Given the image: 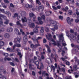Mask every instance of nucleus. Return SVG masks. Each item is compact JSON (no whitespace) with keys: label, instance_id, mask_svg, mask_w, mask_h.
Here are the masks:
<instances>
[{"label":"nucleus","instance_id":"1","mask_svg":"<svg viewBox=\"0 0 79 79\" xmlns=\"http://www.w3.org/2000/svg\"><path fill=\"white\" fill-rule=\"evenodd\" d=\"M49 35V37H48V36L47 35H46V38L47 39H48L49 40H51V41L52 42H53V43H52V44H53L54 45H57L58 47H60L61 46V44H59L58 42L56 43L55 42V40L53 39H52V35L51 34H48Z\"/></svg>","mask_w":79,"mask_h":79},{"label":"nucleus","instance_id":"2","mask_svg":"<svg viewBox=\"0 0 79 79\" xmlns=\"http://www.w3.org/2000/svg\"><path fill=\"white\" fill-rule=\"evenodd\" d=\"M39 61H36L34 63V64H35L36 66H37V69H39L41 71V70H42V69H44V65L43 64V63H41L40 64V66L39 65Z\"/></svg>","mask_w":79,"mask_h":79},{"label":"nucleus","instance_id":"3","mask_svg":"<svg viewBox=\"0 0 79 79\" xmlns=\"http://www.w3.org/2000/svg\"><path fill=\"white\" fill-rule=\"evenodd\" d=\"M42 76L44 77L47 76L46 79H53V78L52 77L49 78V74L47 73L46 71H44L42 73Z\"/></svg>","mask_w":79,"mask_h":79},{"label":"nucleus","instance_id":"4","mask_svg":"<svg viewBox=\"0 0 79 79\" xmlns=\"http://www.w3.org/2000/svg\"><path fill=\"white\" fill-rule=\"evenodd\" d=\"M31 39L32 40H33L34 42V43H35L36 42V43H39V40H40L41 39H42V37L40 36L38 37L37 39L32 38Z\"/></svg>","mask_w":79,"mask_h":79},{"label":"nucleus","instance_id":"5","mask_svg":"<svg viewBox=\"0 0 79 79\" xmlns=\"http://www.w3.org/2000/svg\"><path fill=\"white\" fill-rule=\"evenodd\" d=\"M30 17L31 18H33V21H35V19L36 18V17L35 15H34L33 13H31L29 14Z\"/></svg>","mask_w":79,"mask_h":79},{"label":"nucleus","instance_id":"6","mask_svg":"<svg viewBox=\"0 0 79 79\" xmlns=\"http://www.w3.org/2000/svg\"><path fill=\"white\" fill-rule=\"evenodd\" d=\"M21 39L18 37L15 38L14 40V43H16L17 44H19L20 43V40Z\"/></svg>","mask_w":79,"mask_h":79},{"label":"nucleus","instance_id":"7","mask_svg":"<svg viewBox=\"0 0 79 79\" xmlns=\"http://www.w3.org/2000/svg\"><path fill=\"white\" fill-rule=\"evenodd\" d=\"M57 35L58 37H59V40H62V42H63L64 41V37H63V34H58Z\"/></svg>","mask_w":79,"mask_h":79},{"label":"nucleus","instance_id":"8","mask_svg":"<svg viewBox=\"0 0 79 79\" xmlns=\"http://www.w3.org/2000/svg\"><path fill=\"white\" fill-rule=\"evenodd\" d=\"M45 46L47 48V53L48 54H50L51 53V49H50V47L48 45H46Z\"/></svg>","mask_w":79,"mask_h":79},{"label":"nucleus","instance_id":"9","mask_svg":"<svg viewBox=\"0 0 79 79\" xmlns=\"http://www.w3.org/2000/svg\"><path fill=\"white\" fill-rule=\"evenodd\" d=\"M23 40L24 42H27V35L26 34L23 37Z\"/></svg>","mask_w":79,"mask_h":79},{"label":"nucleus","instance_id":"10","mask_svg":"<svg viewBox=\"0 0 79 79\" xmlns=\"http://www.w3.org/2000/svg\"><path fill=\"white\" fill-rule=\"evenodd\" d=\"M14 31H15V34H17V35H21V33L19 32V30L18 29L15 28V29Z\"/></svg>","mask_w":79,"mask_h":79},{"label":"nucleus","instance_id":"11","mask_svg":"<svg viewBox=\"0 0 79 79\" xmlns=\"http://www.w3.org/2000/svg\"><path fill=\"white\" fill-rule=\"evenodd\" d=\"M51 23L52 24V26H56L57 22L55 21H52L51 22Z\"/></svg>","mask_w":79,"mask_h":79},{"label":"nucleus","instance_id":"12","mask_svg":"<svg viewBox=\"0 0 79 79\" xmlns=\"http://www.w3.org/2000/svg\"><path fill=\"white\" fill-rule=\"evenodd\" d=\"M13 30V28L11 27H8L7 29V31L9 32H12Z\"/></svg>","mask_w":79,"mask_h":79},{"label":"nucleus","instance_id":"13","mask_svg":"<svg viewBox=\"0 0 79 79\" xmlns=\"http://www.w3.org/2000/svg\"><path fill=\"white\" fill-rule=\"evenodd\" d=\"M52 13V12L51 11H46L45 12V15L46 16H49V15H50Z\"/></svg>","mask_w":79,"mask_h":79},{"label":"nucleus","instance_id":"14","mask_svg":"<svg viewBox=\"0 0 79 79\" xmlns=\"http://www.w3.org/2000/svg\"><path fill=\"white\" fill-rule=\"evenodd\" d=\"M4 37H5V38H6L7 39L9 38V37H10V34L8 33H5L4 34Z\"/></svg>","mask_w":79,"mask_h":79},{"label":"nucleus","instance_id":"15","mask_svg":"<svg viewBox=\"0 0 79 79\" xmlns=\"http://www.w3.org/2000/svg\"><path fill=\"white\" fill-rule=\"evenodd\" d=\"M21 15L22 16H24L25 15H26V13L24 11H22L21 13Z\"/></svg>","mask_w":79,"mask_h":79},{"label":"nucleus","instance_id":"16","mask_svg":"<svg viewBox=\"0 0 79 79\" xmlns=\"http://www.w3.org/2000/svg\"><path fill=\"white\" fill-rule=\"evenodd\" d=\"M29 27L31 28H34V27H35V24L34 23H32L29 26Z\"/></svg>","mask_w":79,"mask_h":79},{"label":"nucleus","instance_id":"17","mask_svg":"<svg viewBox=\"0 0 79 79\" xmlns=\"http://www.w3.org/2000/svg\"><path fill=\"white\" fill-rule=\"evenodd\" d=\"M22 20L23 23H24V22H27V19H26V18L25 17L24 18H22Z\"/></svg>","mask_w":79,"mask_h":79},{"label":"nucleus","instance_id":"18","mask_svg":"<svg viewBox=\"0 0 79 79\" xmlns=\"http://www.w3.org/2000/svg\"><path fill=\"white\" fill-rule=\"evenodd\" d=\"M33 31L35 33H38V29L35 27L33 29Z\"/></svg>","mask_w":79,"mask_h":79},{"label":"nucleus","instance_id":"19","mask_svg":"<svg viewBox=\"0 0 79 79\" xmlns=\"http://www.w3.org/2000/svg\"><path fill=\"white\" fill-rule=\"evenodd\" d=\"M6 15H7L8 16H11V13H10V12L9 11H7L6 12Z\"/></svg>","mask_w":79,"mask_h":79},{"label":"nucleus","instance_id":"20","mask_svg":"<svg viewBox=\"0 0 79 79\" xmlns=\"http://www.w3.org/2000/svg\"><path fill=\"white\" fill-rule=\"evenodd\" d=\"M73 11L71 10H68V14H69V15H73Z\"/></svg>","mask_w":79,"mask_h":79},{"label":"nucleus","instance_id":"21","mask_svg":"<svg viewBox=\"0 0 79 79\" xmlns=\"http://www.w3.org/2000/svg\"><path fill=\"white\" fill-rule=\"evenodd\" d=\"M9 20L7 19H6V21H5L4 22V23L5 24H6V25H7V24H9Z\"/></svg>","mask_w":79,"mask_h":79},{"label":"nucleus","instance_id":"22","mask_svg":"<svg viewBox=\"0 0 79 79\" xmlns=\"http://www.w3.org/2000/svg\"><path fill=\"white\" fill-rule=\"evenodd\" d=\"M39 46H40V44L38 43H37V44H35V48H37V47H39Z\"/></svg>","mask_w":79,"mask_h":79},{"label":"nucleus","instance_id":"23","mask_svg":"<svg viewBox=\"0 0 79 79\" xmlns=\"http://www.w3.org/2000/svg\"><path fill=\"white\" fill-rule=\"evenodd\" d=\"M2 55H3V56H6V57H8V56L9 55L8 54V53H2Z\"/></svg>","mask_w":79,"mask_h":79},{"label":"nucleus","instance_id":"24","mask_svg":"<svg viewBox=\"0 0 79 79\" xmlns=\"http://www.w3.org/2000/svg\"><path fill=\"white\" fill-rule=\"evenodd\" d=\"M45 31L47 32H50V29L48 27H45Z\"/></svg>","mask_w":79,"mask_h":79},{"label":"nucleus","instance_id":"25","mask_svg":"<svg viewBox=\"0 0 79 79\" xmlns=\"http://www.w3.org/2000/svg\"><path fill=\"white\" fill-rule=\"evenodd\" d=\"M30 47L32 48H34L35 50V45H34L33 44H31L30 45Z\"/></svg>","mask_w":79,"mask_h":79},{"label":"nucleus","instance_id":"26","mask_svg":"<svg viewBox=\"0 0 79 79\" xmlns=\"http://www.w3.org/2000/svg\"><path fill=\"white\" fill-rule=\"evenodd\" d=\"M41 29L40 30V31L41 32L43 33L44 32V28L43 27H40Z\"/></svg>","mask_w":79,"mask_h":79},{"label":"nucleus","instance_id":"27","mask_svg":"<svg viewBox=\"0 0 79 79\" xmlns=\"http://www.w3.org/2000/svg\"><path fill=\"white\" fill-rule=\"evenodd\" d=\"M31 6H30L28 4H27L25 5V7L26 8H31Z\"/></svg>","mask_w":79,"mask_h":79},{"label":"nucleus","instance_id":"28","mask_svg":"<svg viewBox=\"0 0 79 79\" xmlns=\"http://www.w3.org/2000/svg\"><path fill=\"white\" fill-rule=\"evenodd\" d=\"M29 68L30 70H32V64H29Z\"/></svg>","mask_w":79,"mask_h":79},{"label":"nucleus","instance_id":"29","mask_svg":"<svg viewBox=\"0 0 79 79\" xmlns=\"http://www.w3.org/2000/svg\"><path fill=\"white\" fill-rule=\"evenodd\" d=\"M30 63H35V60H34V59H31L30 60Z\"/></svg>","mask_w":79,"mask_h":79},{"label":"nucleus","instance_id":"30","mask_svg":"<svg viewBox=\"0 0 79 79\" xmlns=\"http://www.w3.org/2000/svg\"><path fill=\"white\" fill-rule=\"evenodd\" d=\"M79 9H77L76 10V14L77 15V16H79V12H78Z\"/></svg>","mask_w":79,"mask_h":79},{"label":"nucleus","instance_id":"31","mask_svg":"<svg viewBox=\"0 0 79 79\" xmlns=\"http://www.w3.org/2000/svg\"><path fill=\"white\" fill-rule=\"evenodd\" d=\"M3 71V67L2 66L0 67V73H2Z\"/></svg>","mask_w":79,"mask_h":79},{"label":"nucleus","instance_id":"32","mask_svg":"<svg viewBox=\"0 0 79 79\" xmlns=\"http://www.w3.org/2000/svg\"><path fill=\"white\" fill-rule=\"evenodd\" d=\"M0 45L1 46L4 45V42L2 41H0Z\"/></svg>","mask_w":79,"mask_h":79},{"label":"nucleus","instance_id":"33","mask_svg":"<svg viewBox=\"0 0 79 79\" xmlns=\"http://www.w3.org/2000/svg\"><path fill=\"white\" fill-rule=\"evenodd\" d=\"M18 14L15 13L14 14V15L13 16V18H15L16 17H18Z\"/></svg>","mask_w":79,"mask_h":79},{"label":"nucleus","instance_id":"34","mask_svg":"<svg viewBox=\"0 0 79 79\" xmlns=\"http://www.w3.org/2000/svg\"><path fill=\"white\" fill-rule=\"evenodd\" d=\"M41 18L42 19H43V20H45V16L44 15H43L41 16Z\"/></svg>","mask_w":79,"mask_h":79},{"label":"nucleus","instance_id":"35","mask_svg":"<svg viewBox=\"0 0 79 79\" xmlns=\"http://www.w3.org/2000/svg\"><path fill=\"white\" fill-rule=\"evenodd\" d=\"M78 68L77 66V65H75L73 66V69H75V70H77Z\"/></svg>","mask_w":79,"mask_h":79},{"label":"nucleus","instance_id":"36","mask_svg":"<svg viewBox=\"0 0 79 79\" xmlns=\"http://www.w3.org/2000/svg\"><path fill=\"white\" fill-rule=\"evenodd\" d=\"M73 71H74L73 69L69 70H68V72L69 74H71V73H73Z\"/></svg>","mask_w":79,"mask_h":79},{"label":"nucleus","instance_id":"37","mask_svg":"<svg viewBox=\"0 0 79 79\" xmlns=\"http://www.w3.org/2000/svg\"><path fill=\"white\" fill-rule=\"evenodd\" d=\"M65 52H65V51H64L62 50V52L61 53V55H62V56H64V54H65Z\"/></svg>","mask_w":79,"mask_h":79},{"label":"nucleus","instance_id":"38","mask_svg":"<svg viewBox=\"0 0 79 79\" xmlns=\"http://www.w3.org/2000/svg\"><path fill=\"white\" fill-rule=\"evenodd\" d=\"M46 6H47V7H48V8H50V6L49 5V4L48 3V2H46Z\"/></svg>","mask_w":79,"mask_h":79},{"label":"nucleus","instance_id":"39","mask_svg":"<svg viewBox=\"0 0 79 79\" xmlns=\"http://www.w3.org/2000/svg\"><path fill=\"white\" fill-rule=\"evenodd\" d=\"M77 45L75 44L74 45V44H71V46L72 47H74L75 48H76V46Z\"/></svg>","mask_w":79,"mask_h":79},{"label":"nucleus","instance_id":"40","mask_svg":"<svg viewBox=\"0 0 79 79\" xmlns=\"http://www.w3.org/2000/svg\"><path fill=\"white\" fill-rule=\"evenodd\" d=\"M51 66V68H52L53 72H55V67H54L53 65H52Z\"/></svg>","mask_w":79,"mask_h":79},{"label":"nucleus","instance_id":"41","mask_svg":"<svg viewBox=\"0 0 79 79\" xmlns=\"http://www.w3.org/2000/svg\"><path fill=\"white\" fill-rule=\"evenodd\" d=\"M74 58L75 60V62H76L77 61H79V59H77V57H76V56H75L74 57Z\"/></svg>","mask_w":79,"mask_h":79},{"label":"nucleus","instance_id":"42","mask_svg":"<svg viewBox=\"0 0 79 79\" xmlns=\"http://www.w3.org/2000/svg\"><path fill=\"white\" fill-rule=\"evenodd\" d=\"M18 55L19 56L20 58H22V55H21V52H18Z\"/></svg>","mask_w":79,"mask_h":79},{"label":"nucleus","instance_id":"43","mask_svg":"<svg viewBox=\"0 0 79 79\" xmlns=\"http://www.w3.org/2000/svg\"><path fill=\"white\" fill-rule=\"evenodd\" d=\"M1 16H2V17L4 19H6V16L3 15H1Z\"/></svg>","mask_w":79,"mask_h":79},{"label":"nucleus","instance_id":"44","mask_svg":"<svg viewBox=\"0 0 79 79\" xmlns=\"http://www.w3.org/2000/svg\"><path fill=\"white\" fill-rule=\"evenodd\" d=\"M16 24L17 26H19L21 24V23H20L19 21H18L16 22Z\"/></svg>","mask_w":79,"mask_h":79},{"label":"nucleus","instance_id":"45","mask_svg":"<svg viewBox=\"0 0 79 79\" xmlns=\"http://www.w3.org/2000/svg\"><path fill=\"white\" fill-rule=\"evenodd\" d=\"M70 62L68 61H67V62L66 63V65H68V66H69L70 65Z\"/></svg>","mask_w":79,"mask_h":79},{"label":"nucleus","instance_id":"46","mask_svg":"<svg viewBox=\"0 0 79 79\" xmlns=\"http://www.w3.org/2000/svg\"><path fill=\"white\" fill-rule=\"evenodd\" d=\"M39 23L41 25H42L43 24H44V22L43 21H42L41 20L39 21Z\"/></svg>","mask_w":79,"mask_h":79},{"label":"nucleus","instance_id":"47","mask_svg":"<svg viewBox=\"0 0 79 79\" xmlns=\"http://www.w3.org/2000/svg\"><path fill=\"white\" fill-rule=\"evenodd\" d=\"M16 43L14 44V45L13 47V50H15V48L16 47Z\"/></svg>","mask_w":79,"mask_h":79},{"label":"nucleus","instance_id":"48","mask_svg":"<svg viewBox=\"0 0 79 79\" xmlns=\"http://www.w3.org/2000/svg\"><path fill=\"white\" fill-rule=\"evenodd\" d=\"M63 18V16L60 15L59 16V19H61V20H62Z\"/></svg>","mask_w":79,"mask_h":79},{"label":"nucleus","instance_id":"49","mask_svg":"<svg viewBox=\"0 0 79 79\" xmlns=\"http://www.w3.org/2000/svg\"><path fill=\"white\" fill-rule=\"evenodd\" d=\"M4 2L6 3H9V1L8 0H4Z\"/></svg>","mask_w":79,"mask_h":79},{"label":"nucleus","instance_id":"50","mask_svg":"<svg viewBox=\"0 0 79 79\" xmlns=\"http://www.w3.org/2000/svg\"><path fill=\"white\" fill-rule=\"evenodd\" d=\"M15 61H16L17 63H19V60L18 59L16 58H15Z\"/></svg>","mask_w":79,"mask_h":79},{"label":"nucleus","instance_id":"51","mask_svg":"<svg viewBox=\"0 0 79 79\" xmlns=\"http://www.w3.org/2000/svg\"><path fill=\"white\" fill-rule=\"evenodd\" d=\"M65 79H72V78H71V77L70 76L69 77H66L65 78Z\"/></svg>","mask_w":79,"mask_h":79},{"label":"nucleus","instance_id":"52","mask_svg":"<svg viewBox=\"0 0 79 79\" xmlns=\"http://www.w3.org/2000/svg\"><path fill=\"white\" fill-rule=\"evenodd\" d=\"M43 43L44 44H45L46 42H47V40H46V39L44 38L43 40Z\"/></svg>","mask_w":79,"mask_h":79},{"label":"nucleus","instance_id":"53","mask_svg":"<svg viewBox=\"0 0 79 79\" xmlns=\"http://www.w3.org/2000/svg\"><path fill=\"white\" fill-rule=\"evenodd\" d=\"M71 38L72 39H73V38H74V39H76V38L75 37V36H74V35H73L72 34H71Z\"/></svg>","mask_w":79,"mask_h":79},{"label":"nucleus","instance_id":"54","mask_svg":"<svg viewBox=\"0 0 79 79\" xmlns=\"http://www.w3.org/2000/svg\"><path fill=\"white\" fill-rule=\"evenodd\" d=\"M52 7L53 10H57V7H55L54 6H52Z\"/></svg>","mask_w":79,"mask_h":79},{"label":"nucleus","instance_id":"55","mask_svg":"<svg viewBox=\"0 0 79 79\" xmlns=\"http://www.w3.org/2000/svg\"><path fill=\"white\" fill-rule=\"evenodd\" d=\"M10 65H11V66H15V64L13 62H10Z\"/></svg>","mask_w":79,"mask_h":79},{"label":"nucleus","instance_id":"56","mask_svg":"<svg viewBox=\"0 0 79 79\" xmlns=\"http://www.w3.org/2000/svg\"><path fill=\"white\" fill-rule=\"evenodd\" d=\"M30 34L31 35H33L34 34V31H31L30 33Z\"/></svg>","mask_w":79,"mask_h":79},{"label":"nucleus","instance_id":"57","mask_svg":"<svg viewBox=\"0 0 79 79\" xmlns=\"http://www.w3.org/2000/svg\"><path fill=\"white\" fill-rule=\"evenodd\" d=\"M10 6L12 8H15V6H14V5H13V4L12 3H11L10 4Z\"/></svg>","mask_w":79,"mask_h":79},{"label":"nucleus","instance_id":"58","mask_svg":"<svg viewBox=\"0 0 79 79\" xmlns=\"http://www.w3.org/2000/svg\"><path fill=\"white\" fill-rule=\"evenodd\" d=\"M37 19L39 21H41V20H42V18L40 17H38Z\"/></svg>","mask_w":79,"mask_h":79},{"label":"nucleus","instance_id":"59","mask_svg":"<svg viewBox=\"0 0 79 79\" xmlns=\"http://www.w3.org/2000/svg\"><path fill=\"white\" fill-rule=\"evenodd\" d=\"M75 22L77 23H78L79 22V19H75Z\"/></svg>","mask_w":79,"mask_h":79},{"label":"nucleus","instance_id":"60","mask_svg":"<svg viewBox=\"0 0 79 79\" xmlns=\"http://www.w3.org/2000/svg\"><path fill=\"white\" fill-rule=\"evenodd\" d=\"M42 60H44L45 59V56L43 55H42L41 56Z\"/></svg>","mask_w":79,"mask_h":79},{"label":"nucleus","instance_id":"61","mask_svg":"<svg viewBox=\"0 0 79 79\" xmlns=\"http://www.w3.org/2000/svg\"><path fill=\"white\" fill-rule=\"evenodd\" d=\"M14 71H15V68H13L11 70V72L12 74L13 73Z\"/></svg>","mask_w":79,"mask_h":79},{"label":"nucleus","instance_id":"62","mask_svg":"<svg viewBox=\"0 0 79 79\" xmlns=\"http://www.w3.org/2000/svg\"><path fill=\"white\" fill-rule=\"evenodd\" d=\"M3 40V35H0V40Z\"/></svg>","mask_w":79,"mask_h":79},{"label":"nucleus","instance_id":"63","mask_svg":"<svg viewBox=\"0 0 79 79\" xmlns=\"http://www.w3.org/2000/svg\"><path fill=\"white\" fill-rule=\"evenodd\" d=\"M16 46L17 47H21V45L20 44H16Z\"/></svg>","mask_w":79,"mask_h":79},{"label":"nucleus","instance_id":"64","mask_svg":"<svg viewBox=\"0 0 79 79\" xmlns=\"http://www.w3.org/2000/svg\"><path fill=\"white\" fill-rule=\"evenodd\" d=\"M7 61H11V59L10 57L7 58Z\"/></svg>","mask_w":79,"mask_h":79}]
</instances>
